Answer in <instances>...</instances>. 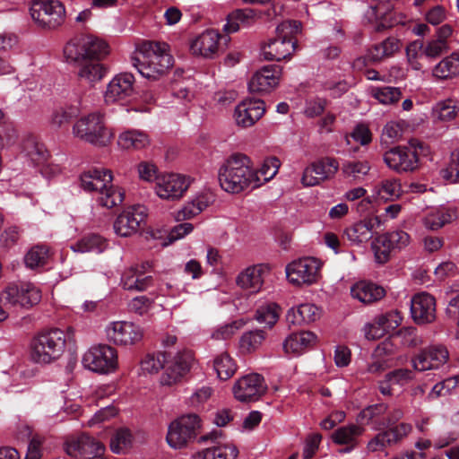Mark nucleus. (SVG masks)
I'll return each mask as SVG.
<instances>
[{"instance_id": "31", "label": "nucleus", "mask_w": 459, "mask_h": 459, "mask_svg": "<svg viewBox=\"0 0 459 459\" xmlns=\"http://www.w3.org/2000/svg\"><path fill=\"white\" fill-rule=\"evenodd\" d=\"M351 295L363 304H371L385 296V290L376 283L361 281L351 288Z\"/></svg>"}, {"instance_id": "26", "label": "nucleus", "mask_w": 459, "mask_h": 459, "mask_svg": "<svg viewBox=\"0 0 459 459\" xmlns=\"http://www.w3.org/2000/svg\"><path fill=\"white\" fill-rule=\"evenodd\" d=\"M281 69L279 65H269L260 68L248 82L251 92L269 91L273 89L280 80Z\"/></svg>"}, {"instance_id": "37", "label": "nucleus", "mask_w": 459, "mask_h": 459, "mask_svg": "<svg viewBox=\"0 0 459 459\" xmlns=\"http://www.w3.org/2000/svg\"><path fill=\"white\" fill-rule=\"evenodd\" d=\"M149 143L150 138L147 134L136 129H130L121 133L117 139L118 146L124 150H140L148 146Z\"/></svg>"}, {"instance_id": "25", "label": "nucleus", "mask_w": 459, "mask_h": 459, "mask_svg": "<svg viewBox=\"0 0 459 459\" xmlns=\"http://www.w3.org/2000/svg\"><path fill=\"white\" fill-rule=\"evenodd\" d=\"M265 112L264 102L260 99H246L235 108V120L238 126L249 127L258 121Z\"/></svg>"}, {"instance_id": "39", "label": "nucleus", "mask_w": 459, "mask_h": 459, "mask_svg": "<svg viewBox=\"0 0 459 459\" xmlns=\"http://www.w3.org/2000/svg\"><path fill=\"white\" fill-rule=\"evenodd\" d=\"M388 410L385 403H377L364 408L359 412V418L371 427L373 430H380L384 428L385 420H381Z\"/></svg>"}, {"instance_id": "8", "label": "nucleus", "mask_w": 459, "mask_h": 459, "mask_svg": "<svg viewBox=\"0 0 459 459\" xmlns=\"http://www.w3.org/2000/svg\"><path fill=\"white\" fill-rule=\"evenodd\" d=\"M424 148L423 143L413 139L409 141L407 146H398L385 152L384 161L396 172L413 171L418 168L419 155Z\"/></svg>"}, {"instance_id": "54", "label": "nucleus", "mask_w": 459, "mask_h": 459, "mask_svg": "<svg viewBox=\"0 0 459 459\" xmlns=\"http://www.w3.org/2000/svg\"><path fill=\"white\" fill-rule=\"evenodd\" d=\"M424 55V44L420 39H417L409 43L406 47V56L410 66L413 70H420L422 65L420 58Z\"/></svg>"}, {"instance_id": "22", "label": "nucleus", "mask_w": 459, "mask_h": 459, "mask_svg": "<svg viewBox=\"0 0 459 459\" xmlns=\"http://www.w3.org/2000/svg\"><path fill=\"white\" fill-rule=\"evenodd\" d=\"M106 335L109 342L117 345H132L143 338L142 328L127 321L112 322L106 327Z\"/></svg>"}, {"instance_id": "6", "label": "nucleus", "mask_w": 459, "mask_h": 459, "mask_svg": "<svg viewBox=\"0 0 459 459\" xmlns=\"http://www.w3.org/2000/svg\"><path fill=\"white\" fill-rule=\"evenodd\" d=\"M109 53L108 45L93 35H82L72 39L64 48L67 62L78 60H103Z\"/></svg>"}, {"instance_id": "28", "label": "nucleus", "mask_w": 459, "mask_h": 459, "mask_svg": "<svg viewBox=\"0 0 459 459\" xmlns=\"http://www.w3.org/2000/svg\"><path fill=\"white\" fill-rule=\"evenodd\" d=\"M221 35L214 30H206L198 35L190 45L191 52L195 56L213 58L219 49Z\"/></svg>"}, {"instance_id": "15", "label": "nucleus", "mask_w": 459, "mask_h": 459, "mask_svg": "<svg viewBox=\"0 0 459 459\" xmlns=\"http://www.w3.org/2000/svg\"><path fill=\"white\" fill-rule=\"evenodd\" d=\"M190 186V178L181 174L168 173L160 175L155 183L156 195L163 200L180 199Z\"/></svg>"}, {"instance_id": "42", "label": "nucleus", "mask_w": 459, "mask_h": 459, "mask_svg": "<svg viewBox=\"0 0 459 459\" xmlns=\"http://www.w3.org/2000/svg\"><path fill=\"white\" fill-rule=\"evenodd\" d=\"M364 428L357 424H349L335 429L332 439L335 444L358 445V438L363 434Z\"/></svg>"}, {"instance_id": "23", "label": "nucleus", "mask_w": 459, "mask_h": 459, "mask_svg": "<svg viewBox=\"0 0 459 459\" xmlns=\"http://www.w3.org/2000/svg\"><path fill=\"white\" fill-rule=\"evenodd\" d=\"M449 357V352L444 346H433L420 351L411 359L415 370L426 371L437 369L444 365Z\"/></svg>"}, {"instance_id": "59", "label": "nucleus", "mask_w": 459, "mask_h": 459, "mask_svg": "<svg viewBox=\"0 0 459 459\" xmlns=\"http://www.w3.org/2000/svg\"><path fill=\"white\" fill-rule=\"evenodd\" d=\"M48 258V249L44 247L36 246L30 249L24 257L27 267L31 269L45 264Z\"/></svg>"}, {"instance_id": "14", "label": "nucleus", "mask_w": 459, "mask_h": 459, "mask_svg": "<svg viewBox=\"0 0 459 459\" xmlns=\"http://www.w3.org/2000/svg\"><path fill=\"white\" fill-rule=\"evenodd\" d=\"M322 263L315 257H303L290 263L285 269L288 281L294 285H311L320 277Z\"/></svg>"}, {"instance_id": "63", "label": "nucleus", "mask_w": 459, "mask_h": 459, "mask_svg": "<svg viewBox=\"0 0 459 459\" xmlns=\"http://www.w3.org/2000/svg\"><path fill=\"white\" fill-rule=\"evenodd\" d=\"M212 389L208 385L196 388L188 398L191 406L198 407L204 404L212 395Z\"/></svg>"}, {"instance_id": "49", "label": "nucleus", "mask_w": 459, "mask_h": 459, "mask_svg": "<svg viewBox=\"0 0 459 459\" xmlns=\"http://www.w3.org/2000/svg\"><path fill=\"white\" fill-rule=\"evenodd\" d=\"M309 167L313 168V171L317 176V179H319L321 183L337 172L339 163L335 159L324 158L318 161L313 162Z\"/></svg>"}, {"instance_id": "30", "label": "nucleus", "mask_w": 459, "mask_h": 459, "mask_svg": "<svg viewBox=\"0 0 459 459\" xmlns=\"http://www.w3.org/2000/svg\"><path fill=\"white\" fill-rule=\"evenodd\" d=\"M78 76L90 84L101 81L108 72V68L102 60H78Z\"/></svg>"}, {"instance_id": "50", "label": "nucleus", "mask_w": 459, "mask_h": 459, "mask_svg": "<svg viewBox=\"0 0 459 459\" xmlns=\"http://www.w3.org/2000/svg\"><path fill=\"white\" fill-rule=\"evenodd\" d=\"M371 95L384 105H391L397 102L402 97V91L398 87L383 86L372 87Z\"/></svg>"}, {"instance_id": "43", "label": "nucleus", "mask_w": 459, "mask_h": 459, "mask_svg": "<svg viewBox=\"0 0 459 459\" xmlns=\"http://www.w3.org/2000/svg\"><path fill=\"white\" fill-rule=\"evenodd\" d=\"M255 12L252 9H238L228 15L223 30L228 33L238 30L240 24L248 26L254 20Z\"/></svg>"}, {"instance_id": "11", "label": "nucleus", "mask_w": 459, "mask_h": 459, "mask_svg": "<svg viewBox=\"0 0 459 459\" xmlns=\"http://www.w3.org/2000/svg\"><path fill=\"white\" fill-rule=\"evenodd\" d=\"M82 366L99 374H109L117 368V351L107 344L91 347L82 356Z\"/></svg>"}, {"instance_id": "55", "label": "nucleus", "mask_w": 459, "mask_h": 459, "mask_svg": "<svg viewBox=\"0 0 459 459\" xmlns=\"http://www.w3.org/2000/svg\"><path fill=\"white\" fill-rule=\"evenodd\" d=\"M166 354L167 351L146 355L141 363L142 369L150 374L158 373L166 363Z\"/></svg>"}, {"instance_id": "10", "label": "nucleus", "mask_w": 459, "mask_h": 459, "mask_svg": "<svg viewBox=\"0 0 459 459\" xmlns=\"http://www.w3.org/2000/svg\"><path fill=\"white\" fill-rule=\"evenodd\" d=\"M30 11L32 19L43 29L54 30L65 22V9L58 0H34Z\"/></svg>"}, {"instance_id": "61", "label": "nucleus", "mask_w": 459, "mask_h": 459, "mask_svg": "<svg viewBox=\"0 0 459 459\" xmlns=\"http://www.w3.org/2000/svg\"><path fill=\"white\" fill-rule=\"evenodd\" d=\"M328 100L325 98L320 97H312L306 100L305 105V114L308 117H315L321 115L326 105Z\"/></svg>"}, {"instance_id": "60", "label": "nucleus", "mask_w": 459, "mask_h": 459, "mask_svg": "<svg viewBox=\"0 0 459 459\" xmlns=\"http://www.w3.org/2000/svg\"><path fill=\"white\" fill-rule=\"evenodd\" d=\"M394 252L400 251L410 244V235L403 230H394L385 233Z\"/></svg>"}, {"instance_id": "48", "label": "nucleus", "mask_w": 459, "mask_h": 459, "mask_svg": "<svg viewBox=\"0 0 459 459\" xmlns=\"http://www.w3.org/2000/svg\"><path fill=\"white\" fill-rule=\"evenodd\" d=\"M265 339L263 330H254L245 333L239 340V347L242 352L250 353L257 350Z\"/></svg>"}, {"instance_id": "9", "label": "nucleus", "mask_w": 459, "mask_h": 459, "mask_svg": "<svg viewBox=\"0 0 459 459\" xmlns=\"http://www.w3.org/2000/svg\"><path fill=\"white\" fill-rule=\"evenodd\" d=\"M201 427V420L196 414H186L173 420L168 429L167 442L174 449L185 447L195 440Z\"/></svg>"}, {"instance_id": "47", "label": "nucleus", "mask_w": 459, "mask_h": 459, "mask_svg": "<svg viewBox=\"0 0 459 459\" xmlns=\"http://www.w3.org/2000/svg\"><path fill=\"white\" fill-rule=\"evenodd\" d=\"M377 196L385 201L398 198L402 194L401 184L395 178H387L375 187Z\"/></svg>"}, {"instance_id": "51", "label": "nucleus", "mask_w": 459, "mask_h": 459, "mask_svg": "<svg viewBox=\"0 0 459 459\" xmlns=\"http://www.w3.org/2000/svg\"><path fill=\"white\" fill-rule=\"evenodd\" d=\"M133 436L128 429L116 431L110 439V449L115 454H124L132 445Z\"/></svg>"}, {"instance_id": "46", "label": "nucleus", "mask_w": 459, "mask_h": 459, "mask_svg": "<svg viewBox=\"0 0 459 459\" xmlns=\"http://www.w3.org/2000/svg\"><path fill=\"white\" fill-rule=\"evenodd\" d=\"M371 247L374 252L375 261L379 264H384L388 262L393 253H394L385 234L377 236L372 241Z\"/></svg>"}, {"instance_id": "29", "label": "nucleus", "mask_w": 459, "mask_h": 459, "mask_svg": "<svg viewBox=\"0 0 459 459\" xmlns=\"http://www.w3.org/2000/svg\"><path fill=\"white\" fill-rule=\"evenodd\" d=\"M21 153L37 166L45 164L49 156L44 143L39 142L38 137L32 134H27L22 137Z\"/></svg>"}, {"instance_id": "16", "label": "nucleus", "mask_w": 459, "mask_h": 459, "mask_svg": "<svg viewBox=\"0 0 459 459\" xmlns=\"http://www.w3.org/2000/svg\"><path fill=\"white\" fill-rule=\"evenodd\" d=\"M134 76L130 73H120L108 83L104 92L106 104L125 103L134 96Z\"/></svg>"}, {"instance_id": "64", "label": "nucleus", "mask_w": 459, "mask_h": 459, "mask_svg": "<svg viewBox=\"0 0 459 459\" xmlns=\"http://www.w3.org/2000/svg\"><path fill=\"white\" fill-rule=\"evenodd\" d=\"M443 177L452 183L459 182V152L452 154L448 167L442 171Z\"/></svg>"}, {"instance_id": "41", "label": "nucleus", "mask_w": 459, "mask_h": 459, "mask_svg": "<svg viewBox=\"0 0 459 459\" xmlns=\"http://www.w3.org/2000/svg\"><path fill=\"white\" fill-rule=\"evenodd\" d=\"M433 75L439 79H448L459 75V52L452 53L436 65Z\"/></svg>"}, {"instance_id": "20", "label": "nucleus", "mask_w": 459, "mask_h": 459, "mask_svg": "<svg viewBox=\"0 0 459 459\" xmlns=\"http://www.w3.org/2000/svg\"><path fill=\"white\" fill-rule=\"evenodd\" d=\"M153 284L152 264L144 262L126 269L121 276V285L130 291H143Z\"/></svg>"}, {"instance_id": "40", "label": "nucleus", "mask_w": 459, "mask_h": 459, "mask_svg": "<svg viewBox=\"0 0 459 459\" xmlns=\"http://www.w3.org/2000/svg\"><path fill=\"white\" fill-rule=\"evenodd\" d=\"M238 449L232 445H216L204 449L194 455V459H235L238 456Z\"/></svg>"}, {"instance_id": "19", "label": "nucleus", "mask_w": 459, "mask_h": 459, "mask_svg": "<svg viewBox=\"0 0 459 459\" xmlns=\"http://www.w3.org/2000/svg\"><path fill=\"white\" fill-rule=\"evenodd\" d=\"M65 450L68 455L76 459H91L100 457L105 446L93 437L82 434L65 442Z\"/></svg>"}, {"instance_id": "34", "label": "nucleus", "mask_w": 459, "mask_h": 459, "mask_svg": "<svg viewBox=\"0 0 459 459\" xmlns=\"http://www.w3.org/2000/svg\"><path fill=\"white\" fill-rule=\"evenodd\" d=\"M455 217V212L451 208L439 206L429 210L422 219L424 227L429 230H437Z\"/></svg>"}, {"instance_id": "18", "label": "nucleus", "mask_w": 459, "mask_h": 459, "mask_svg": "<svg viewBox=\"0 0 459 459\" xmlns=\"http://www.w3.org/2000/svg\"><path fill=\"white\" fill-rule=\"evenodd\" d=\"M147 217V209L143 205H134L124 210L114 221V232L123 238L138 232Z\"/></svg>"}, {"instance_id": "56", "label": "nucleus", "mask_w": 459, "mask_h": 459, "mask_svg": "<svg viewBox=\"0 0 459 459\" xmlns=\"http://www.w3.org/2000/svg\"><path fill=\"white\" fill-rule=\"evenodd\" d=\"M280 166L281 161L278 158L270 157L265 159L259 170H255V173L258 174V178L261 180V185L271 180L277 174Z\"/></svg>"}, {"instance_id": "1", "label": "nucleus", "mask_w": 459, "mask_h": 459, "mask_svg": "<svg viewBox=\"0 0 459 459\" xmlns=\"http://www.w3.org/2000/svg\"><path fill=\"white\" fill-rule=\"evenodd\" d=\"M218 179L221 187L231 194L261 186V180L258 174L255 173L250 159L240 153L232 154L221 165Z\"/></svg>"}, {"instance_id": "4", "label": "nucleus", "mask_w": 459, "mask_h": 459, "mask_svg": "<svg viewBox=\"0 0 459 459\" xmlns=\"http://www.w3.org/2000/svg\"><path fill=\"white\" fill-rule=\"evenodd\" d=\"M301 31V22L285 21L276 28V37L264 46L262 54L267 60L280 61L289 57L296 49L297 41L293 37Z\"/></svg>"}, {"instance_id": "2", "label": "nucleus", "mask_w": 459, "mask_h": 459, "mask_svg": "<svg viewBox=\"0 0 459 459\" xmlns=\"http://www.w3.org/2000/svg\"><path fill=\"white\" fill-rule=\"evenodd\" d=\"M132 64L143 77L157 80L172 66L173 57L165 42L144 41L138 46Z\"/></svg>"}, {"instance_id": "58", "label": "nucleus", "mask_w": 459, "mask_h": 459, "mask_svg": "<svg viewBox=\"0 0 459 459\" xmlns=\"http://www.w3.org/2000/svg\"><path fill=\"white\" fill-rule=\"evenodd\" d=\"M342 169L345 176L358 179L363 178L368 173L370 166L368 161H346L342 164Z\"/></svg>"}, {"instance_id": "32", "label": "nucleus", "mask_w": 459, "mask_h": 459, "mask_svg": "<svg viewBox=\"0 0 459 459\" xmlns=\"http://www.w3.org/2000/svg\"><path fill=\"white\" fill-rule=\"evenodd\" d=\"M214 201V196L212 193L203 192L196 195L190 201H188L183 208L178 211L176 219L178 221H185L192 219L193 217L201 213Z\"/></svg>"}, {"instance_id": "12", "label": "nucleus", "mask_w": 459, "mask_h": 459, "mask_svg": "<svg viewBox=\"0 0 459 459\" xmlns=\"http://www.w3.org/2000/svg\"><path fill=\"white\" fill-rule=\"evenodd\" d=\"M40 299L39 289L31 282L10 285L0 294V302L5 307L30 308Z\"/></svg>"}, {"instance_id": "27", "label": "nucleus", "mask_w": 459, "mask_h": 459, "mask_svg": "<svg viewBox=\"0 0 459 459\" xmlns=\"http://www.w3.org/2000/svg\"><path fill=\"white\" fill-rule=\"evenodd\" d=\"M380 225L381 220L377 216L368 217L348 227L344 234L351 244L358 246L370 240Z\"/></svg>"}, {"instance_id": "53", "label": "nucleus", "mask_w": 459, "mask_h": 459, "mask_svg": "<svg viewBox=\"0 0 459 459\" xmlns=\"http://www.w3.org/2000/svg\"><path fill=\"white\" fill-rule=\"evenodd\" d=\"M246 323L247 322L241 318L221 325L213 330L212 337L215 340H228L241 329Z\"/></svg>"}, {"instance_id": "3", "label": "nucleus", "mask_w": 459, "mask_h": 459, "mask_svg": "<svg viewBox=\"0 0 459 459\" xmlns=\"http://www.w3.org/2000/svg\"><path fill=\"white\" fill-rule=\"evenodd\" d=\"M111 171L105 169H92L81 175V186L84 191L98 195L100 205L108 209L122 204L125 193L112 185Z\"/></svg>"}, {"instance_id": "17", "label": "nucleus", "mask_w": 459, "mask_h": 459, "mask_svg": "<svg viewBox=\"0 0 459 459\" xmlns=\"http://www.w3.org/2000/svg\"><path fill=\"white\" fill-rule=\"evenodd\" d=\"M412 430L410 423L401 422L391 428H383L367 444V449L370 453L383 452L387 447L401 442Z\"/></svg>"}, {"instance_id": "24", "label": "nucleus", "mask_w": 459, "mask_h": 459, "mask_svg": "<svg viewBox=\"0 0 459 459\" xmlns=\"http://www.w3.org/2000/svg\"><path fill=\"white\" fill-rule=\"evenodd\" d=\"M411 314L415 323L429 324L436 318V300L427 292L415 294L411 299Z\"/></svg>"}, {"instance_id": "52", "label": "nucleus", "mask_w": 459, "mask_h": 459, "mask_svg": "<svg viewBox=\"0 0 459 459\" xmlns=\"http://www.w3.org/2000/svg\"><path fill=\"white\" fill-rule=\"evenodd\" d=\"M280 316V308L274 303L261 306L255 313V319L268 326H273L278 320Z\"/></svg>"}, {"instance_id": "44", "label": "nucleus", "mask_w": 459, "mask_h": 459, "mask_svg": "<svg viewBox=\"0 0 459 459\" xmlns=\"http://www.w3.org/2000/svg\"><path fill=\"white\" fill-rule=\"evenodd\" d=\"M80 113V104L70 105L66 107H56L49 117V122L56 127H60L63 124L67 123L70 119L77 117Z\"/></svg>"}, {"instance_id": "62", "label": "nucleus", "mask_w": 459, "mask_h": 459, "mask_svg": "<svg viewBox=\"0 0 459 459\" xmlns=\"http://www.w3.org/2000/svg\"><path fill=\"white\" fill-rule=\"evenodd\" d=\"M388 381L394 385L403 386L413 378V372L408 368H398L386 374Z\"/></svg>"}, {"instance_id": "5", "label": "nucleus", "mask_w": 459, "mask_h": 459, "mask_svg": "<svg viewBox=\"0 0 459 459\" xmlns=\"http://www.w3.org/2000/svg\"><path fill=\"white\" fill-rule=\"evenodd\" d=\"M65 342V333L58 328L39 333L31 342L32 360L40 364L55 361L63 354Z\"/></svg>"}, {"instance_id": "38", "label": "nucleus", "mask_w": 459, "mask_h": 459, "mask_svg": "<svg viewBox=\"0 0 459 459\" xmlns=\"http://www.w3.org/2000/svg\"><path fill=\"white\" fill-rule=\"evenodd\" d=\"M108 247L107 240L99 234H89L71 246L74 252L100 254Z\"/></svg>"}, {"instance_id": "33", "label": "nucleus", "mask_w": 459, "mask_h": 459, "mask_svg": "<svg viewBox=\"0 0 459 459\" xmlns=\"http://www.w3.org/2000/svg\"><path fill=\"white\" fill-rule=\"evenodd\" d=\"M316 342V335L312 332H300L290 334L283 342V349L288 354L299 355Z\"/></svg>"}, {"instance_id": "21", "label": "nucleus", "mask_w": 459, "mask_h": 459, "mask_svg": "<svg viewBox=\"0 0 459 459\" xmlns=\"http://www.w3.org/2000/svg\"><path fill=\"white\" fill-rule=\"evenodd\" d=\"M264 377L259 374H249L239 378L233 386L235 398L243 403L258 400L266 391Z\"/></svg>"}, {"instance_id": "13", "label": "nucleus", "mask_w": 459, "mask_h": 459, "mask_svg": "<svg viewBox=\"0 0 459 459\" xmlns=\"http://www.w3.org/2000/svg\"><path fill=\"white\" fill-rule=\"evenodd\" d=\"M193 361L194 358L190 351H179L174 355L167 351L160 384L170 386L180 383L190 371Z\"/></svg>"}, {"instance_id": "57", "label": "nucleus", "mask_w": 459, "mask_h": 459, "mask_svg": "<svg viewBox=\"0 0 459 459\" xmlns=\"http://www.w3.org/2000/svg\"><path fill=\"white\" fill-rule=\"evenodd\" d=\"M376 318L377 323L383 328L385 333L396 329L403 321V316L397 310H391L381 314Z\"/></svg>"}, {"instance_id": "45", "label": "nucleus", "mask_w": 459, "mask_h": 459, "mask_svg": "<svg viewBox=\"0 0 459 459\" xmlns=\"http://www.w3.org/2000/svg\"><path fill=\"white\" fill-rule=\"evenodd\" d=\"M213 368L218 377L221 380L230 378L237 369L234 360L228 353L218 355L213 360Z\"/></svg>"}, {"instance_id": "35", "label": "nucleus", "mask_w": 459, "mask_h": 459, "mask_svg": "<svg viewBox=\"0 0 459 459\" xmlns=\"http://www.w3.org/2000/svg\"><path fill=\"white\" fill-rule=\"evenodd\" d=\"M318 318V307L313 304H301L288 310L286 320L290 325L308 324Z\"/></svg>"}, {"instance_id": "7", "label": "nucleus", "mask_w": 459, "mask_h": 459, "mask_svg": "<svg viewBox=\"0 0 459 459\" xmlns=\"http://www.w3.org/2000/svg\"><path fill=\"white\" fill-rule=\"evenodd\" d=\"M73 134L96 146H106L112 137L105 125L104 116L100 112H92L78 119L73 126Z\"/></svg>"}, {"instance_id": "36", "label": "nucleus", "mask_w": 459, "mask_h": 459, "mask_svg": "<svg viewBox=\"0 0 459 459\" xmlns=\"http://www.w3.org/2000/svg\"><path fill=\"white\" fill-rule=\"evenodd\" d=\"M237 284L250 293L257 292L263 285L262 269L259 266H249L237 277Z\"/></svg>"}]
</instances>
